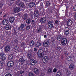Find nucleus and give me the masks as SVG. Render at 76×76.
Listing matches in <instances>:
<instances>
[{
    "mask_svg": "<svg viewBox=\"0 0 76 76\" xmlns=\"http://www.w3.org/2000/svg\"><path fill=\"white\" fill-rule=\"evenodd\" d=\"M43 53H44V51L42 50H40L38 51L37 52V55L38 57L41 58V57H42L43 56Z\"/></svg>",
    "mask_w": 76,
    "mask_h": 76,
    "instance_id": "obj_1",
    "label": "nucleus"
},
{
    "mask_svg": "<svg viewBox=\"0 0 76 76\" xmlns=\"http://www.w3.org/2000/svg\"><path fill=\"white\" fill-rule=\"evenodd\" d=\"M14 65V62L13 61H8L7 64V66L8 67H12Z\"/></svg>",
    "mask_w": 76,
    "mask_h": 76,
    "instance_id": "obj_2",
    "label": "nucleus"
},
{
    "mask_svg": "<svg viewBox=\"0 0 76 76\" xmlns=\"http://www.w3.org/2000/svg\"><path fill=\"white\" fill-rule=\"evenodd\" d=\"M48 26L50 29H52L53 27L54 23L51 21H49L48 24Z\"/></svg>",
    "mask_w": 76,
    "mask_h": 76,
    "instance_id": "obj_3",
    "label": "nucleus"
},
{
    "mask_svg": "<svg viewBox=\"0 0 76 76\" xmlns=\"http://www.w3.org/2000/svg\"><path fill=\"white\" fill-rule=\"evenodd\" d=\"M0 58L2 60L4 61L6 59V57L4 56V53H1L0 54Z\"/></svg>",
    "mask_w": 76,
    "mask_h": 76,
    "instance_id": "obj_4",
    "label": "nucleus"
},
{
    "mask_svg": "<svg viewBox=\"0 0 76 76\" xmlns=\"http://www.w3.org/2000/svg\"><path fill=\"white\" fill-rule=\"evenodd\" d=\"M62 44L63 45H66L67 43V40L65 38H63L62 39Z\"/></svg>",
    "mask_w": 76,
    "mask_h": 76,
    "instance_id": "obj_5",
    "label": "nucleus"
},
{
    "mask_svg": "<svg viewBox=\"0 0 76 76\" xmlns=\"http://www.w3.org/2000/svg\"><path fill=\"white\" fill-rule=\"evenodd\" d=\"M46 20H47V18L46 17H43L40 19V23L42 24V23H44L46 22Z\"/></svg>",
    "mask_w": 76,
    "mask_h": 76,
    "instance_id": "obj_6",
    "label": "nucleus"
},
{
    "mask_svg": "<svg viewBox=\"0 0 76 76\" xmlns=\"http://www.w3.org/2000/svg\"><path fill=\"white\" fill-rule=\"evenodd\" d=\"M30 63L31 65H34L37 64V61L36 60H35L33 59H30Z\"/></svg>",
    "mask_w": 76,
    "mask_h": 76,
    "instance_id": "obj_7",
    "label": "nucleus"
},
{
    "mask_svg": "<svg viewBox=\"0 0 76 76\" xmlns=\"http://www.w3.org/2000/svg\"><path fill=\"white\" fill-rule=\"evenodd\" d=\"M49 43V42L48 40H45L44 42L43 43V46L44 47H48L49 46L48 45V44Z\"/></svg>",
    "mask_w": 76,
    "mask_h": 76,
    "instance_id": "obj_8",
    "label": "nucleus"
},
{
    "mask_svg": "<svg viewBox=\"0 0 76 76\" xmlns=\"http://www.w3.org/2000/svg\"><path fill=\"white\" fill-rule=\"evenodd\" d=\"M25 62V60L23 58H21L18 60V62H20L22 64H24Z\"/></svg>",
    "mask_w": 76,
    "mask_h": 76,
    "instance_id": "obj_9",
    "label": "nucleus"
},
{
    "mask_svg": "<svg viewBox=\"0 0 76 76\" xmlns=\"http://www.w3.org/2000/svg\"><path fill=\"white\" fill-rule=\"evenodd\" d=\"M69 67L71 70H73L75 67V65L73 64H71L69 66Z\"/></svg>",
    "mask_w": 76,
    "mask_h": 76,
    "instance_id": "obj_10",
    "label": "nucleus"
},
{
    "mask_svg": "<svg viewBox=\"0 0 76 76\" xmlns=\"http://www.w3.org/2000/svg\"><path fill=\"white\" fill-rule=\"evenodd\" d=\"M9 23V21L7 19H4L3 21V24L4 25H7Z\"/></svg>",
    "mask_w": 76,
    "mask_h": 76,
    "instance_id": "obj_11",
    "label": "nucleus"
},
{
    "mask_svg": "<svg viewBox=\"0 0 76 76\" xmlns=\"http://www.w3.org/2000/svg\"><path fill=\"white\" fill-rule=\"evenodd\" d=\"M10 46H6L4 48V50L6 52H9L10 50Z\"/></svg>",
    "mask_w": 76,
    "mask_h": 76,
    "instance_id": "obj_12",
    "label": "nucleus"
},
{
    "mask_svg": "<svg viewBox=\"0 0 76 76\" xmlns=\"http://www.w3.org/2000/svg\"><path fill=\"white\" fill-rule=\"evenodd\" d=\"M48 56H45L44 58L43 59V61L44 62V63H45L48 61Z\"/></svg>",
    "mask_w": 76,
    "mask_h": 76,
    "instance_id": "obj_13",
    "label": "nucleus"
},
{
    "mask_svg": "<svg viewBox=\"0 0 76 76\" xmlns=\"http://www.w3.org/2000/svg\"><path fill=\"white\" fill-rule=\"evenodd\" d=\"M72 25V21L71 20H69L68 21L67 25L68 26H71Z\"/></svg>",
    "mask_w": 76,
    "mask_h": 76,
    "instance_id": "obj_14",
    "label": "nucleus"
},
{
    "mask_svg": "<svg viewBox=\"0 0 76 76\" xmlns=\"http://www.w3.org/2000/svg\"><path fill=\"white\" fill-rule=\"evenodd\" d=\"M20 29L21 31H23L24 30V28H25V24H22L20 27Z\"/></svg>",
    "mask_w": 76,
    "mask_h": 76,
    "instance_id": "obj_15",
    "label": "nucleus"
},
{
    "mask_svg": "<svg viewBox=\"0 0 76 76\" xmlns=\"http://www.w3.org/2000/svg\"><path fill=\"white\" fill-rule=\"evenodd\" d=\"M34 16H36V17H37L38 16V15H39V12L38 10H36L34 12Z\"/></svg>",
    "mask_w": 76,
    "mask_h": 76,
    "instance_id": "obj_16",
    "label": "nucleus"
},
{
    "mask_svg": "<svg viewBox=\"0 0 76 76\" xmlns=\"http://www.w3.org/2000/svg\"><path fill=\"white\" fill-rule=\"evenodd\" d=\"M52 10V8L51 7H49L48 9L46 11V13L49 14L51 13V11Z\"/></svg>",
    "mask_w": 76,
    "mask_h": 76,
    "instance_id": "obj_17",
    "label": "nucleus"
},
{
    "mask_svg": "<svg viewBox=\"0 0 76 76\" xmlns=\"http://www.w3.org/2000/svg\"><path fill=\"white\" fill-rule=\"evenodd\" d=\"M9 20L10 23H13L14 22V20H15V18L13 17H10L9 18Z\"/></svg>",
    "mask_w": 76,
    "mask_h": 76,
    "instance_id": "obj_18",
    "label": "nucleus"
},
{
    "mask_svg": "<svg viewBox=\"0 0 76 76\" xmlns=\"http://www.w3.org/2000/svg\"><path fill=\"white\" fill-rule=\"evenodd\" d=\"M26 23L27 25H30L31 23V20L30 18L27 19L26 21Z\"/></svg>",
    "mask_w": 76,
    "mask_h": 76,
    "instance_id": "obj_19",
    "label": "nucleus"
},
{
    "mask_svg": "<svg viewBox=\"0 0 76 76\" xmlns=\"http://www.w3.org/2000/svg\"><path fill=\"white\" fill-rule=\"evenodd\" d=\"M66 60L68 61H71L73 60V58L70 56H69L67 58Z\"/></svg>",
    "mask_w": 76,
    "mask_h": 76,
    "instance_id": "obj_20",
    "label": "nucleus"
},
{
    "mask_svg": "<svg viewBox=\"0 0 76 76\" xmlns=\"http://www.w3.org/2000/svg\"><path fill=\"white\" fill-rule=\"evenodd\" d=\"M19 6L20 7H21L22 8H25V5L24 4V3L23 2H21L19 4Z\"/></svg>",
    "mask_w": 76,
    "mask_h": 76,
    "instance_id": "obj_21",
    "label": "nucleus"
},
{
    "mask_svg": "<svg viewBox=\"0 0 76 76\" xmlns=\"http://www.w3.org/2000/svg\"><path fill=\"white\" fill-rule=\"evenodd\" d=\"M11 26L10 25H7L5 27V29H6L7 30H9L11 29Z\"/></svg>",
    "mask_w": 76,
    "mask_h": 76,
    "instance_id": "obj_22",
    "label": "nucleus"
},
{
    "mask_svg": "<svg viewBox=\"0 0 76 76\" xmlns=\"http://www.w3.org/2000/svg\"><path fill=\"white\" fill-rule=\"evenodd\" d=\"M20 10V8L16 7L14 9V12L15 13L19 12Z\"/></svg>",
    "mask_w": 76,
    "mask_h": 76,
    "instance_id": "obj_23",
    "label": "nucleus"
},
{
    "mask_svg": "<svg viewBox=\"0 0 76 76\" xmlns=\"http://www.w3.org/2000/svg\"><path fill=\"white\" fill-rule=\"evenodd\" d=\"M23 69L25 70H28V66H27V65H24L23 66Z\"/></svg>",
    "mask_w": 76,
    "mask_h": 76,
    "instance_id": "obj_24",
    "label": "nucleus"
},
{
    "mask_svg": "<svg viewBox=\"0 0 76 76\" xmlns=\"http://www.w3.org/2000/svg\"><path fill=\"white\" fill-rule=\"evenodd\" d=\"M40 46H41V43L39 42H37L36 43L35 45V47H38Z\"/></svg>",
    "mask_w": 76,
    "mask_h": 76,
    "instance_id": "obj_25",
    "label": "nucleus"
},
{
    "mask_svg": "<svg viewBox=\"0 0 76 76\" xmlns=\"http://www.w3.org/2000/svg\"><path fill=\"white\" fill-rule=\"evenodd\" d=\"M35 5V3L34 2H31L29 4V6H30L31 7H32L34 6Z\"/></svg>",
    "mask_w": 76,
    "mask_h": 76,
    "instance_id": "obj_26",
    "label": "nucleus"
},
{
    "mask_svg": "<svg viewBox=\"0 0 76 76\" xmlns=\"http://www.w3.org/2000/svg\"><path fill=\"white\" fill-rule=\"evenodd\" d=\"M13 57V55L12 54H10L8 56V58L9 60H12Z\"/></svg>",
    "mask_w": 76,
    "mask_h": 76,
    "instance_id": "obj_27",
    "label": "nucleus"
},
{
    "mask_svg": "<svg viewBox=\"0 0 76 76\" xmlns=\"http://www.w3.org/2000/svg\"><path fill=\"white\" fill-rule=\"evenodd\" d=\"M62 39V37L61 36V35H58L57 37V39L58 41H60L61 39Z\"/></svg>",
    "mask_w": 76,
    "mask_h": 76,
    "instance_id": "obj_28",
    "label": "nucleus"
},
{
    "mask_svg": "<svg viewBox=\"0 0 76 76\" xmlns=\"http://www.w3.org/2000/svg\"><path fill=\"white\" fill-rule=\"evenodd\" d=\"M23 18L24 20H25L28 18V15L26 14H25L23 16Z\"/></svg>",
    "mask_w": 76,
    "mask_h": 76,
    "instance_id": "obj_29",
    "label": "nucleus"
},
{
    "mask_svg": "<svg viewBox=\"0 0 76 76\" xmlns=\"http://www.w3.org/2000/svg\"><path fill=\"white\" fill-rule=\"evenodd\" d=\"M34 44H35L34 41L32 40L30 42L29 44L30 46H32L34 45Z\"/></svg>",
    "mask_w": 76,
    "mask_h": 76,
    "instance_id": "obj_30",
    "label": "nucleus"
},
{
    "mask_svg": "<svg viewBox=\"0 0 76 76\" xmlns=\"http://www.w3.org/2000/svg\"><path fill=\"white\" fill-rule=\"evenodd\" d=\"M27 26H26V29L27 30H28V29H30V25L29 24H27Z\"/></svg>",
    "mask_w": 76,
    "mask_h": 76,
    "instance_id": "obj_31",
    "label": "nucleus"
},
{
    "mask_svg": "<svg viewBox=\"0 0 76 76\" xmlns=\"http://www.w3.org/2000/svg\"><path fill=\"white\" fill-rule=\"evenodd\" d=\"M56 76H61V72L60 71H58L57 73Z\"/></svg>",
    "mask_w": 76,
    "mask_h": 76,
    "instance_id": "obj_32",
    "label": "nucleus"
},
{
    "mask_svg": "<svg viewBox=\"0 0 76 76\" xmlns=\"http://www.w3.org/2000/svg\"><path fill=\"white\" fill-rule=\"evenodd\" d=\"M14 49L15 51H18L19 49V47L18 46L16 45L15 46Z\"/></svg>",
    "mask_w": 76,
    "mask_h": 76,
    "instance_id": "obj_33",
    "label": "nucleus"
},
{
    "mask_svg": "<svg viewBox=\"0 0 76 76\" xmlns=\"http://www.w3.org/2000/svg\"><path fill=\"white\" fill-rule=\"evenodd\" d=\"M53 72V69H52L50 68L48 70V72L49 73H51Z\"/></svg>",
    "mask_w": 76,
    "mask_h": 76,
    "instance_id": "obj_34",
    "label": "nucleus"
},
{
    "mask_svg": "<svg viewBox=\"0 0 76 76\" xmlns=\"http://www.w3.org/2000/svg\"><path fill=\"white\" fill-rule=\"evenodd\" d=\"M50 4H51L50 3V2L47 1L46 3V6H47V7L50 6Z\"/></svg>",
    "mask_w": 76,
    "mask_h": 76,
    "instance_id": "obj_35",
    "label": "nucleus"
},
{
    "mask_svg": "<svg viewBox=\"0 0 76 76\" xmlns=\"http://www.w3.org/2000/svg\"><path fill=\"white\" fill-rule=\"evenodd\" d=\"M34 71L35 73H37L38 72V69L37 68H35L34 69Z\"/></svg>",
    "mask_w": 76,
    "mask_h": 76,
    "instance_id": "obj_36",
    "label": "nucleus"
},
{
    "mask_svg": "<svg viewBox=\"0 0 76 76\" xmlns=\"http://www.w3.org/2000/svg\"><path fill=\"white\" fill-rule=\"evenodd\" d=\"M37 32L38 33H40L41 32V28H38L37 29Z\"/></svg>",
    "mask_w": 76,
    "mask_h": 76,
    "instance_id": "obj_37",
    "label": "nucleus"
},
{
    "mask_svg": "<svg viewBox=\"0 0 76 76\" xmlns=\"http://www.w3.org/2000/svg\"><path fill=\"white\" fill-rule=\"evenodd\" d=\"M35 23H36V22H35V21L34 20H32V24L33 25H35Z\"/></svg>",
    "mask_w": 76,
    "mask_h": 76,
    "instance_id": "obj_38",
    "label": "nucleus"
},
{
    "mask_svg": "<svg viewBox=\"0 0 76 76\" xmlns=\"http://www.w3.org/2000/svg\"><path fill=\"white\" fill-rule=\"evenodd\" d=\"M69 31H66L65 32L64 34L65 35H66V36L69 34Z\"/></svg>",
    "mask_w": 76,
    "mask_h": 76,
    "instance_id": "obj_39",
    "label": "nucleus"
},
{
    "mask_svg": "<svg viewBox=\"0 0 76 76\" xmlns=\"http://www.w3.org/2000/svg\"><path fill=\"white\" fill-rule=\"evenodd\" d=\"M28 76H34V75L33 73L30 72L28 74Z\"/></svg>",
    "mask_w": 76,
    "mask_h": 76,
    "instance_id": "obj_40",
    "label": "nucleus"
},
{
    "mask_svg": "<svg viewBox=\"0 0 76 76\" xmlns=\"http://www.w3.org/2000/svg\"><path fill=\"white\" fill-rule=\"evenodd\" d=\"M20 74H23L25 73V71H24L21 70L20 71Z\"/></svg>",
    "mask_w": 76,
    "mask_h": 76,
    "instance_id": "obj_41",
    "label": "nucleus"
},
{
    "mask_svg": "<svg viewBox=\"0 0 76 76\" xmlns=\"http://www.w3.org/2000/svg\"><path fill=\"white\" fill-rule=\"evenodd\" d=\"M74 11H76V5H75L73 7V9Z\"/></svg>",
    "mask_w": 76,
    "mask_h": 76,
    "instance_id": "obj_42",
    "label": "nucleus"
},
{
    "mask_svg": "<svg viewBox=\"0 0 76 76\" xmlns=\"http://www.w3.org/2000/svg\"><path fill=\"white\" fill-rule=\"evenodd\" d=\"M45 13V12H41L40 13V14L41 15H44Z\"/></svg>",
    "mask_w": 76,
    "mask_h": 76,
    "instance_id": "obj_43",
    "label": "nucleus"
},
{
    "mask_svg": "<svg viewBox=\"0 0 76 76\" xmlns=\"http://www.w3.org/2000/svg\"><path fill=\"white\" fill-rule=\"evenodd\" d=\"M69 28L68 27H66V31H67V32H69Z\"/></svg>",
    "mask_w": 76,
    "mask_h": 76,
    "instance_id": "obj_44",
    "label": "nucleus"
},
{
    "mask_svg": "<svg viewBox=\"0 0 76 76\" xmlns=\"http://www.w3.org/2000/svg\"><path fill=\"white\" fill-rule=\"evenodd\" d=\"M56 50H58V51H60V50H61V48H60V47H57L56 48Z\"/></svg>",
    "mask_w": 76,
    "mask_h": 76,
    "instance_id": "obj_45",
    "label": "nucleus"
},
{
    "mask_svg": "<svg viewBox=\"0 0 76 76\" xmlns=\"http://www.w3.org/2000/svg\"><path fill=\"white\" fill-rule=\"evenodd\" d=\"M69 71H66V74L67 75H70V73H69Z\"/></svg>",
    "mask_w": 76,
    "mask_h": 76,
    "instance_id": "obj_46",
    "label": "nucleus"
},
{
    "mask_svg": "<svg viewBox=\"0 0 76 76\" xmlns=\"http://www.w3.org/2000/svg\"><path fill=\"white\" fill-rule=\"evenodd\" d=\"M5 76H12V74L9 73L6 75Z\"/></svg>",
    "mask_w": 76,
    "mask_h": 76,
    "instance_id": "obj_47",
    "label": "nucleus"
},
{
    "mask_svg": "<svg viewBox=\"0 0 76 76\" xmlns=\"http://www.w3.org/2000/svg\"><path fill=\"white\" fill-rule=\"evenodd\" d=\"M51 42H55V39L52 38Z\"/></svg>",
    "mask_w": 76,
    "mask_h": 76,
    "instance_id": "obj_48",
    "label": "nucleus"
},
{
    "mask_svg": "<svg viewBox=\"0 0 76 76\" xmlns=\"http://www.w3.org/2000/svg\"><path fill=\"white\" fill-rule=\"evenodd\" d=\"M28 58H31L32 57V56L31 54H28Z\"/></svg>",
    "mask_w": 76,
    "mask_h": 76,
    "instance_id": "obj_49",
    "label": "nucleus"
},
{
    "mask_svg": "<svg viewBox=\"0 0 76 76\" xmlns=\"http://www.w3.org/2000/svg\"><path fill=\"white\" fill-rule=\"evenodd\" d=\"M53 72L54 73H56V72H57V69H56V68H54V69H53Z\"/></svg>",
    "mask_w": 76,
    "mask_h": 76,
    "instance_id": "obj_50",
    "label": "nucleus"
},
{
    "mask_svg": "<svg viewBox=\"0 0 76 76\" xmlns=\"http://www.w3.org/2000/svg\"><path fill=\"white\" fill-rule=\"evenodd\" d=\"M41 76H45V73L43 72L40 75Z\"/></svg>",
    "mask_w": 76,
    "mask_h": 76,
    "instance_id": "obj_51",
    "label": "nucleus"
},
{
    "mask_svg": "<svg viewBox=\"0 0 76 76\" xmlns=\"http://www.w3.org/2000/svg\"><path fill=\"white\" fill-rule=\"evenodd\" d=\"M55 22L56 24H58V23H59V21H58L57 20H56Z\"/></svg>",
    "mask_w": 76,
    "mask_h": 76,
    "instance_id": "obj_52",
    "label": "nucleus"
},
{
    "mask_svg": "<svg viewBox=\"0 0 76 76\" xmlns=\"http://www.w3.org/2000/svg\"><path fill=\"white\" fill-rule=\"evenodd\" d=\"M33 15L34 14L33 13L31 12L30 13V16H31V17H33Z\"/></svg>",
    "mask_w": 76,
    "mask_h": 76,
    "instance_id": "obj_53",
    "label": "nucleus"
},
{
    "mask_svg": "<svg viewBox=\"0 0 76 76\" xmlns=\"http://www.w3.org/2000/svg\"><path fill=\"white\" fill-rule=\"evenodd\" d=\"M3 4H2V3H0V7L1 8V7H3Z\"/></svg>",
    "mask_w": 76,
    "mask_h": 76,
    "instance_id": "obj_54",
    "label": "nucleus"
},
{
    "mask_svg": "<svg viewBox=\"0 0 76 76\" xmlns=\"http://www.w3.org/2000/svg\"><path fill=\"white\" fill-rule=\"evenodd\" d=\"M64 55H65V56H67V55H68L67 52H65L64 53Z\"/></svg>",
    "mask_w": 76,
    "mask_h": 76,
    "instance_id": "obj_55",
    "label": "nucleus"
},
{
    "mask_svg": "<svg viewBox=\"0 0 76 76\" xmlns=\"http://www.w3.org/2000/svg\"><path fill=\"white\" fill-rule=\"evenodd\" d=\"M18 42V40H17L16 39L15 40L14 42H15V43H17V42Z\"/></svg>",
    "mask_w": 76,
    "mask_h": 76,
    "instance_id": "obj_56",
    "label": "nucleus"
},
{
    "mask_svg": "<svg viewBox=\"0 0 76 76\" xmlns=\"http://www.w3.org/2000/svg\"><path fill=\"white\" fill-rule=\"evenodd\" d=\"M7 16V14H5L3 16V17L4 18H6V16Z\"/></svg>",
    "mask_w": 76,
    "mask_h": 76,
    "instance_id": "obj_57",
    "label": "nucleus"
},
{
    "mask_svg": "<svg viewBox=\"0 0 76 76\" xmlns=\"http://www.w3.org/2000/svg\"><path fill=\"white\" fill-rule=\"evenodd\" d=\"M34 50L35 51H37V48H35L34 49Z\"/></svg>",
    "mask_w": 76,
    "mask_h": 76,
    "instance_id": "obj_58",
    "label": "nucleus"
},
{
    "mask_svg": "<svg viewBox=\"0 0 76 76\" xmlns=\"http://www.w3.org/2000/svg\"><path fill=\"white\" fill-rule=\"evenodd\" d=\"M21 47L23 46H25V45H24V44H22L21 45Z\"/></svg>",
    "mask_w": 76,
    "mask_h": 76,
    "instance_id": "obj_59",
    "label": "nucleus"
},
{
    "mask_svg": "<svg viewBox=\"0 0 76 76\" xmlns=\"http://www.w3.org/2000/svg\"><path fill=\"white\" fill-rule=\"evenodd\" d=\"M16 76H19V73H18L16 75Z\"/></svg>",
    "mask_w": 76,
    "mask_h": 76,
    "instance_id": "obj_60",
    "label": "nucleus"
},
{
    "mask_svg": "<svg viewBox=\"0 0 76 76\" xmlns=\"http://www.w3.org/2000/svg\"><path fill=\"white\" fill-rule=\"evenodd\" d=\"M44 38H46L47 37V35H45L44 36Z\"/></svg>",
    "mask_w": 76,
    "mask_h": 76,
    "instance_id": "obj_61",
    "label": "nucleus"
},
{
    "mask_svg": "<svg viewBox=\"0 0 76 76\" xmlns=\"http://www.w3.org/2000/svg\"><path fill=\"white\" fill-rule=\"evenodd\" d=\"M2 13V12H0V15H1V13Z\"/></svg>",
    "mask_w": 76,
    "mask_h": 76,
    "instance_id": "obj_62",
    "label": "nucleus"
},
{
    "mask_svg": "<svg viewBox=\"0 0 76 76\" xmlns=\"http://www.w3.org/2000/svg\"><path fill=\"white\" fill-rule=\"evenodd\" d=\"M25 1H28V0H24Z\"/></svg>",
    "mask_w": 76,
    "mask_h": 76,
    "instance_id": "obj_63",
    "label": "nucleus"
},
{
    "mask_svg": "<svg viewBox=\"0 0 76 76\" xmlns=\"http://www.w3.org/2000/svg\"><path fill=\"white\" fill-rule=\"evenodd\" d=\"M45 52L47 53V52H48V50H46L45 51Z\"/></svg>",
    "mask_w": 76,
    "mask_h": 76,
    "instance_id": "obj_64",
    "label": "nucleus"
}]
</instances>
